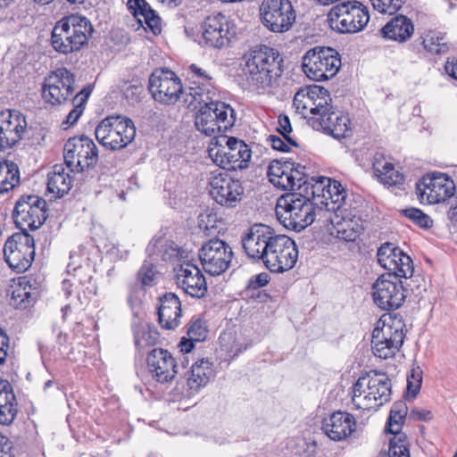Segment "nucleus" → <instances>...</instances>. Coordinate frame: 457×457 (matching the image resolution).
Instances as JSON below:
<instances>
[{
	"label": "nucleus",
	"mask_w": 457,
	"mask_h": 457,
	"mask_svg": "<svg viewBox=\"0 0 457 457\" xmlns=\"http://www.w3.org/2000/svg\"><path fill=\"white\" fill-rule=\"evenodd\" d=\"M245 58L247 81L256 91L264 93L278 86L284 60L278 50L261 45L251 49Z\"/></svg>",
	"instance_id": "f257e3e1"
},
{
	"label": "nucleus",
	"mask_w": 457,
	"mask_h": 457,
	"mask_svg": "<svg viewBox=\"0 0 457 457\" xmlns=\"http://www.w3.org/2000/svg\"><path fill=\"white\" fill-rule=\"evenodd\" d=\"M276 216L287 228L301 231L311 225L323 212L318 203L308 200L302 193H289L280 196L276 204Z\"/></svg>",
	"instance_id": "f03ea898"
},
{
	"label": "nucleus",
	"mask_w": 457,
	"mask_h": 457,
	"mask_svg": "<svg viewBox=\"0 0 457 457\" xmlns=\"http://www.w3.org/2000/svg\"><path fill=\"white\" fill-rule=\"evenodd\" d=\"M405 324L399 314L386 313L377 322L372 332L371 345L376 357H394L402 347L405 334Z\"/></svg>",
	"instance_id": "7ed1b4c3"
},
{
	"label": "nucleus",
	"mask_w": 457,
	"mask_h": 457,
	"mask_svg": "<svg viewBox=\"0 0 457 457\" xmlns=\"http://www.w3.org/2000/svg\"><path fill=\"white\" fill-rule=\"evenodd\" d=\"M208 153L217 166L227 170H237L248 166L252 152L244 141L233 137L220 136L212 140Z\"/></svg>",
	"instance_id": "20e7f679"
},
{
	"label": "nucleus",
	"mask_w": 457,
	"mask_h": 457,
	"mask_svg": "<svg viewBox=\"0 0 457 457\" xmlns=\"http://www.w3.org/2000/svg\"><path fill=\"white\" fill-rule=\"evenodd\" d=\"M95 135L104 147L117 151L125 148L134 140L136 127L128 117L107 116L96 127Z\"/></svg>",
	"instance_id": "39448f33"
},
{
	"label": "nucleus",
	"mask_w": 457,
	"mask_h": 457,
	"mask_svg": "<svg viewBox=\"0 0 457 457\" xmlns=\"http://www.w3.org/2000/svg\"><path fill=\"white\" fill-rule=\"evenodd\" d=\"M370 21L367 6L358 1H344L336 4L328 13L332 29L339 33H357L364 29Z\"/></svg>",
	"instance_id": "423d86ee"
},
{
	"label": "nucleus",
	"mask_w": 457,
	"mask_h": 457,
	"mask_svg": "<svg viewBox=\"0 0 457 457\" xmlns=\"http://www.w3.org/2000/svg\"><path fill=\"white\" fill-rule=\"evenodd\" d=\"M235 120V111L229 104L211 99L200 106L195 125L201 133L211 137L217 131H227L234 125Z\"/></svg>",
	"instance_id": "0eeeda50"
},
{
	"label": "nucleus",
	"mask_w": 457,
	"mask_h": 457,
	"mask_svg": "<svg viewBox=\"0 0 457 457\" xmlns=\"http://www.w3.org/2000/svg\"><path fill=\"white\" fill-rule=\"evenodd\" d=\"M341 67L339 54L333 48L316 46L303 58V70L312 80L323 81L337 75Z\"/></svg>",
	"instance_id": "6e6552de"
},
{
	"label": "nucleus",
	"mask_w": 457,
	"mask_h": 457,
	"mask_svg": "<svg viewBox=\"0 0 457 457\" xmlns=\"http://www.w3.org/2000/svg\"><path fill=\"white\" fill-rule=\"evenodd\" d=\"M63 160L71 172H82L98 162V149L87 136L70 137L63 146Z\"/></svg>",
	"instance_id": "1a4fd4ad"
},
{
	"label": "nucleus",
	"mask_w": 457,
	"mask_h": 457,
	"mask_svg": "<svg viewBox=\"0 0 457 457\" xmlns=\"http://www.w3.org/2000/svg\"><path fill=\"white\" fill-rule=\"evenodd\" d=\"M298 259V249L295 242L287 236L277 235L271 237L262 263L274 273H283L291 270Z\"/></svg>",
	"instance_id": "9d476101"
},
{
	"label": "nucleus",
	"mask_w": 457,
	"mask_h": 457,
	"mask_svg": "<svg viewBox=\"0 0 457 457\" xmlns=\"http://www.w3.org/2000/svg\"><path fill=\"white\" fill-rule=\"evenodd\" d=\"M46 201L38 195H26L20 197L13 210L14 223L21 232L39 228L48 217Z\"/></svg>",
	"instance_id": "9b49d317"
},
{
	"label": "nucleus",
	"mask_w": 457,
	"mask_h": 457,
	"mask_svg": "<svg viewBox=\"0 0 457 457\" xmlns=\"http://www.w3.org/2000/svg\"><path fill=\"white\" fill-rule=\"evenodd\" d=\"M4 257L8 266L17 273L26 271L35 257V241L29 232L11 236L4 245Z\"/></svg>",
	"instance_id": "f8f14e48"
},
{
	"label": "nucleus",
	"mask_w": 457,
	"mask_h": 457,
	"mask_svg": "<svg viewBox=\"0 0 457 457\" xmlns=\"http://www.w3.org/2000/svg\"><path fill=\"white\" fill-rule=\"evenodd\" d=\"M59 53L70 54L78 51L87 42L93 31L90 21L82 16L71 15L59 21Z\"/></svg>",
	"instance_id": "ddd939ff"
},
{
	"label": "nucleus",
	"mask_w": 457,
	"mask_h": 457,
	"mask_svg": "<svg viewBox=\"0 0 457 457\" xmlns=\"http://www.w3.org/2000/svg\"><path fill=\"white\" fill-rule=\"evenodd\" d=\"M260 16L263 25L275 33L289 30L296 17L289 0H262Z\"/></svg>",
	"instance_id": "4468645a"
},
{
	"label": "nucleus",
	"mask_w": 457,
	"mask_h": 457,
	"mask_svg": "<svg viewBox=\"0 0 457 457\" xmlns=\"http://www.w3.org/2000/svg\"><path fill=\"white\" fill-rule=\"evenodd\" d=\"M233 258L231 246L224 240L212 238L199 249V259L203 269L212 276L224 273Z\"/></svg>",
	"instance_id": "2eb2a0df"
},
{
	"label": "nucleus",
	"mask_w": 457,
	"mask_h": 457,
	"mask_svg": "<svg viewBox=\"0 0 457 457\" xmlns=\"http://www.w3.org/2000/svg\"><path fill=\"white\" fill-rule=\"evenodd\" d=\"M405 289L400 279L392 274H382L372 285L375 304L385 311L401 307L405 300Z\"/></svg>",
	"instance_id": "dca6fc26"
},
{
	"label": "nucleus",
	"mask_w": 457,
	"mask_h": 457,
	"mask_svg": "<svg viewBox=\"0 0 457 457\" xmlns=\"http://www.w3.org/2000/svg\"><path fill=\"white\" fill-rule=\"evenodd\" d=\"M148 88L155 101L167 105L177 103L183 92L180 79L169 70L154 71L149 78Z\"/></svg>",
	"instance_id": "f3484780"
},
{
	"label": "nucleus",
	"mask_w": 457,
	"mask_h": 457,
	"mask_svg": "<svg viewBox=\"0 0 457 457\" xmlns=\"http://www.w3.org/2000/svg\"><path fill=\"white\" fill-rule=\"evenodd\" d=\"M331 101L328 91L320 86H310L300 88L295 95L293 105L296 112L309 120L311 116L324 114Z\"/></svg>",
	"instance_id": "a211bd4d"
},
{
	"label": "nucleus",
	"mask_w": 457,
	"mask_h": 457,
	"mask_svg": "<svg viewBox=\"0 0 457 457\" xmlns=\"http://www.w3.org/2000/svg\"><path fill=\"white\" fill-rule=\"evenodd\" d=\"M420 202L427 201L429 204H439L453 195L455 185L446 174L438 173L424 177L417 186Z\"/></svg>",
	"instance_id": "6ab92c4d"
},
{
	"label": "nucleus",
	"mask_w": 457,
	"mask_h": 457,
	"mask_svg": "<svg viewBox=\"0 0 457 457\" xmlns=\"http://www.w3.org/2000/svg\"><path fill=\"white\" fill-rule=\"evenodd\" d=\"M202 28L204 43L212 48L220 49L228 46L236 35L233 25L221 13L208 16Z\"/></svg>",
	"instance_id": "aec40b11"
},
{
	"label": "nucleus",
	"mask_w": 457,
	"mask_h": 457,
	"mask_svg": "<svg viewBox=\"0 0 457 457\" xmlns=\"http://www.w3.org/2000/svg\"><path fill=\"white\" fill-rule=\"evenodd\" d=\"M210 194L219 204L235 207L242 200L244 187L240 180L233 179L227 172H220L211 179Z\"/></svg>",
	"instance_id": "412c9836"
},
{
	"label": "nucleus",
	"mask_w": 457,
	"mask_h": 457,
	"mask_svg": "<svg viewBox=\"0 0 457 457\" xmlns=\"http://www.w3.org/2000/svg\"><path fill=\"white\" fill-rule=\"evenodd\" d=\"M324 114L311 116L308 124L315 130L323 131L335 138L346 137L350 132V119L340 111L334 110L328 104Z\"/></svg>",
	"instance_id": "4be33fe9"
},
{
	"label": "nucleus",
	"mask_w": 457,
	"mask_h": 457,
	"mask_svg": "<svg viewBox=\"0 0 457 457\" xmlns=\"http://www.w3.org/2000/svg\"><path fill=\"white\" fill-rule=\"evenodd\" d=\"M176 283L187 295L202 298L207 292V283L199 267L191 262H183L174 269Z\"/></svg>",
	"instance_id": "5701e85b"
},
{
	"label": "nucleus",
	"mask_w": 457,
	"mask_h": 457,
	"mask_svg": "<svg viewBox=\"0 0 457 457\" xmlns=\"http://www.w3.org/2000/svg\"><path fill=\"white\" fill-rule=\"evenodd\" d=\"M26 128V119L19 111L1 112L0 149L6 150L16 145L21 140Z\"/></svg>",
	"instance_id": "b1692460"
},
{
	"label": "nucleus",
	"mask_w": 457,
	"mask_h": 457,
	"mask_svg": "<svg viewBox=\"0 0 457 457\" xmlns=\"http://www.w3.org/2000/svg\"><path fill=\"white\" fill-rule=\"evenodd\" d=\"M273 233L274 229L270 226L253 225L241 238L242 246L246 255L256 262H263Z\"/></svg>",
	"instance_id": "393cba45"
},
{
	"label": "nucleus",
	"mask_w": 457,
	"mask_h": 457,
	"mask_svg": "<svg viewBox=\"0 0 457 457\" xmlns=\"http://www.w3.org/2000/svg\"><path fill=\"white\" fill-rule=\"evenodd\" d=\"M353 415L342 411H334L322 420L321 429L333 441L345 440L356 429Z\"/></svg>",
	"instance_id": "a878e982"
},
{
	"label": "nucleus",
	"mask_w": 457,
	"mask_h": 457,
	"mask_svg": "<svg viewBox=\"0 0 457 457\" xmlns=\"http://www.w3.org/2000/svg\"><path fill=\"white\" fill-rule=\"evenodd\" d=\"M147 366L153 377L161 383L174 378L177 370L175 360L167 350L155 348L147 356Z\"/></svg>",
	"instance_id": "bb28decb"
},
{
	"label": "nucleus",
	"mask_w": 457,
	"mask_h": 457,
	"mask_svg": "<svg viewBox=\"0 0 457 457\" xmlns=\"http://www.w3.org/2000/svg\"><path fill=\"white\" fill-rule=\"evenodd\" d=\"M391 380L385 373L371 370L368 374L367 393L363 400L372 404L373 407H379L390 401Z\"/></svg>",
	"instance_id": "cd10ccee"
},
{
	"label": "nucleus",
	"mask_w": 457,
	"mask_h": 457,
	"mask_svg": "<svg viewBox=\"0 0 457 457\" xmlns=\"http://www.w3.org/2000/svg\"><path fill=\"white\" fill-rule=\"evenodd\" d=\"M158 321L165 329H174L180 323L181 303L174 293H165L159 298Z\"/></svg>",
	"instance_id": "c85d7f7f"
},
{
	"label": "nucleus",
	"mask_w": 457,
	"mask_h": 457,
	"mask_svg": "<svg viewBox=\"0 0 457 457\" xmlns=\"http://www.w3.org/2000/svg\"><path fill=\"white\" fill-rule=\"evenodd\" d=\"M405 418L406 416L400 414H389L386 430L393 434L394 436L389 441L388 457H410L406 443L407 436L400 431Z\"/></svg>",
	"instance_id": "c756f323"
},
{
	"label": "nucleus",
	"mask_w": 457,
	"mask_h": 457,
	"mask_svg": "<svg viewBox=\"0 0 457 457\" xmlns=\"http://www.w3.org/2000/svg\"><path fill=\"white\" fill-rule=\"evenodd\" d=\"M380 33L384 38L404 43L412 37L414 24L407 16L397 14L386 23Z\"/></svg>",
	"instance_id": "7c9ffc66"
},
{
	"label": "nucleus",
	"mask_w": 457,
	"mask_h": 457,
	"mask_svg": "<svg viewBox=\"0 0 457 457\" xmlns=\"http://www.w3.org/2000/svg\"><path fill=\"white\" fill-rule=\"evenodd\" d=\"M127 7L139 24L144 22L154 35L161 33V19L145 0H129Z\"/></svg>",
	"instance_id": "2f4dec72"
},
{
	"label": "nucleus",
	"mask_w": 457,
	"mask_h": 457,
	"mask_svg": "<svg viewBox=\"0 0 457 457\" xmlns=\"http://www.w3.org/2000/svg\"><path fill=\"white\" fill-rule=\"evenodd\" d=\"M326 220H329L332 225L330 234L345 242H354L363 229L359 220L340 219L337 214H329Z\"/></svg>",
	"instance_id": "473e14b6"
},
{
	"label": "nucleus",
	"mask_w": 457,
	"mask_h": 457,
	"mask_svg": "<svg viewBox=\"0 0 457 457\" xmlns=\"http://www.w3.org/2000/svg\"><path fill=\"white\" fill-rule=\"evenodd\" d=\"M372 169L375 176L386 186L400 185L404 180L403 175L396 170L394 164L387 162L381 154L374 155Z\"/></svg>",
	"instance_id": "72a5a7b5"
},
{
	"label": "nucleus",
	"mask_w": 457,
	"mask_h": 457,
	"mask_svg": "<svg viewBox=\"0 0 457 457\" xmlns=\"http://www.w3.org/2000/svg\"><path fill=\"white\" fill-rule=\"evenodd\" d=\"M399 256H402V261L403 262H401L400 264L403 265L405 267V270H403L409 271L410 269V262L411 257L404 253L403 250H401L399 247L395 246L392 243H385L383 244L378 250L377 257L378 262L383 267L385 270H395L397 265H395L393 261L395 258H398ZM403 271V269H402Z\"/></svg>",
	"instance_id": "f704fd0d"
},
{
	"label": "nucleus",
	"mask_w": 457,
	"mask_h": 457,
	"mask_svg": "<svg viewBox=\"0 0 457 457\" xmlns=\"http://www.w3.org/2000/svg\"><path fill=\"white\" fill-rule=\"evenodd\" d=\"M211 365L207 360H201L192 365L187 378V384L190 390L197 391L207 385L212 374Z\"/></svg>",
	"instance_id": "c9c22d12"
},
{
	"label": "nucleus",
	"mask_w": 457,
	"mask_h": 457,
	"mask_svg": "<svg viewBox=\"0 0 457 457\" xmlns=\"http://www.w3.org/2000/svg\"><path fill=\"white\" fill-rule=\"evenodd\" d=\"M423 48L431 54H445L449 49V42L445 33L436 29H429L421 36Z\"/></svg>",
	"instance_id": "e433bc0d"
},
{
	"label": "nucleus",
	"mask_w": 457,
	"mask_h": 457,
	"mask_svg": "<svg viewBox=\"0 0 457 457\" xmlns=\"http://www.w3.org/2000/svg\"><path fill=\"white\" fill-rule=\"evenodd\" d=\"M20 183V170L18 165L10 160L0 162V193L12 190Z\"/></svg>",
	"instance_id": "4c0bfd02"
},
{
	"label": "nucleus",
	"mask_w": 457,
	"mask_h": 457,
	"mask_svg": "<svg viewBox=\"0 0 457 457\" xmlns=\"http://www.w3.org/2000/svg\"><path fill=\"white\" fill-rule=\"evenodd\" d=\"M159 333L147 324L137 325L134 328V343L139 353L154 345L158 342Z\"/></svg>",
	"instance_id": "58836bf2"
},
{
	"label": "nucleus",
	"mask_w": 457,
	"mask_h": 457,
	"mask_svg": "<svg viewBox=\"0 0 457 457\" xmlns=\"http://www.w3.org/2000/svg\"><path fill=\"white\" fill-rule=\"evenodd\" d=\"M330 183V179L326 177H311L310 180L305 182L303 188V196H308V200L320 204V200L326 199L327 185Z\"/></svg>",
	"instance_id": "ea45409f"
},
{
	"label": "nucleus",
	"mask_w": 457,
	"mask_h": 457,
	"mask_svg": "<svg viewBox=\"0 0 457 457\" xmlns=\"http://www.w3.org/2000/svg\"><path fill=\"white\" fill-rule=\"evenodd\" d=\"M292 168L291 162H282L280 160H273L268 168V177L275 187L284 190L287 174Z\"/></svg>",
	"instance_id": "a19ab883"
},
{
	"label": "nucleus",
	"mask_w": 457,
	"mask_h": 457,
	"mask_svg": "<svg viewBox=\"0 0 457 457\" xmlns=\"http://www.w3.org/2000/svg\"><path fill=\"white\" fill-rule=\"evenodd\" d=\"M91 94V89L89 87H84L79 93H78L73 98L74 107L68 113L66 120L62 122V126L64 129H68V127L74 125L85 109V104L87 103L89 96Z\"/></svg>",
	"instance_id": "79ce46f5"
},
{
	"label": "nucleus",
	"mask_w": 457,
	"mask_h": 457,
	"mask_svg": "<svg viewBox=\"0 0 457 457\" xmlns=\"http://www.w3.org/2000/svg\"><path fill=\"white\" fill-rule=\"evenodd\" d=\"M41 97L46 108L54 107L57 103V71H52L44 79Z\"/></svg>",
	"instance_id": "37998d69"
},
{
	"label": "nucleus",
	"mask_w": 457,
	"mask_h": 457,
	"mask_svg": "<svg viewBox=\"0 0 457 457\" xmlns=\"http://www.w3.org/2000/svg\"><path fill=\"white\" fill-rule=\"evenodd\" d=\"M180 98H183L184 104L192 109L200 108V106H203L212 99L209 92L204 93V89L199 86L189 87L187 89L183 88Z\"/></svg>",
	"instance_id": "c03bdc74"
},
{
	"label": "nucleus",
	"mask_w": 457,
	"mask_h": 457,
	"mask_svg": "<svg viewBox=\"0 0 457 457\" xmlns=\"http://www.w3.org/2000/svg\"><path fill=\"white\" fill-rule=\"evenodd\" d=\"M304 169L305 167L299 164L295 167V163L292 162V168L287 174L284 190H297V193L303 194V188H305V182L310 180V178L303 172Z\"/></svg>",
	"instance_id": "a18cd8bd"
},
{
	"label": "nucleus",
	"mask_w": 457,
	"mask_h": 457,
	"mask_svg": "<svg viewBox=\"0 0 457 457\" xmlns=\"http://www.w3.org/2000/svg\"><path fill=\"white\" fill-rule=\"evenodd\" d=\"M336 193L331 195V193H328L325 200H320V204L323 209V212H335L338 211L346 198V192L345 188L336 189Z\"/></svg>",
	"instance_id": "49530a36"
},
{
	"label": "nucleus",
	"mask_w": 457,
	"mask_h": 457,
	"mask_svg": "<svg viewBox=\"0 0 457 457\" xmlns=\"http://www.w3.org/2000/svg\"><path fill=\"white\" fill-rule=\"evenodd\" d=\"M367 381L368 375L360 377L353 386V402L359 409L369 410L372 408V404L363 400V396L367 393Z\"/></svg>",
	"instance_id": "de8ad7c7"
},
{
	"label": "nucleus",
	"mask_w": 457,
	"mask_h": 457,
	"mask_svg": "<svg viewBox=\"0 0 457 457\" xmlns=\"http://www.w3.org/2000/svg\"><path fill=\"white\" fill-rule=\"evenodd\" d=\"M34 299L30 292L26 290L21 284L12 291L10 304L17 309H26L32 304Z\"/></svg>",
	"instance_id": "09e8293b"
},
{
	"label": "nucleus",
	"mask_w": 457,
	"mask_h": 457,
	"mask_svg": "<svg viewBox=\"0 0 457 457\" xmlns=\"http://www.w3.org/2000/svg\"><path fill=\"white\" fill-rule=\"evenodd\" d=\"M153 248L157 250L163 261H168L176 257L179 253V247L172 241L165 238H158L152 243Z\"/></svg>",
	"instance_id": "8fccbe9b"
},
{
	"label": "nucleus",
	"mask_w": 457,
	"mask_h": 457,
	"mask_svg": "<svg viewBox=\"0 0 457 457\" xmlns=\"http://www.w3.org/2000/svg\"><path fill=\"white\" fill-rule=\"evenodd\" d=\"M403 214L422 228L433 226L432 219L418 208H408L402 211Z\"/></svg>",
	"instance_id": "3c124183"
},
{
	"label": "nucleus",
	"mask_w": 457,
	"mask_h": 457,
	"mask_svg": "<svg viewBox=\"0 0 457 457\" xmlns=\"http://www.w3.org/2000/svg\"><path fill=\"white\" fill-rule=\"evenodd\" d=\"M373 8L381 13L394 14L397 12L407 0H370Z\"/></svg>",
	"instance_id": "603ef678"
},
{
	"label": "nucleus",
	"mask_w": 457,
	"mask_h": 457,
	"mask_svg": "<svg viewBox=\"0 0 457 457\" xmlns=\"http://www.w3.org/2000/svg\"><path fill=\"white\" fill-rule=\"evenodd\" d=\"M187 334L191 339L201 342L207 337L208 329L204 321L200 319L192 320L187 328Z\"/></svg>",
	"instance_id": "864d4df0"
},
{
	"label": "nucleus",
	"mask_w": 457,
	"mask_h": 457,
	"mask_svg": "<svg viewBox=\"0 0 457 457\" xmlns=\"http://www.w3.org/2000/svg\"><path fill=\"white\" fill-rule=\"evenodd\" d=\"M155 277L156 272L154 270V264L148 261H145L137 271V279L144 287H151L154 285Z\"/></svg>",
	"instance_id": "5fc2aeb1"
},
{
	"label": "nucleus",
	"mask_w": 457,
	"mask_h": 457,
	"mask_svg": "<svg viewBox=\"0 0 457 457\" xmlns=\"http://www.w3.org/2000/svg\"><path fill=\"white\" fill-rule=\"evenodd\" d=\"M277 131L283 136L284 139L288 143V145L298 146L296 141L289 136V134L292 132V126L287 115H278Z\"/></svg>",
	"instance_id": "6e6d98bb"
},
{
	"label": "nucleus",
	"mask_w": 457,
	"mask_h": 457,
	"mask_svg": "<svg viewBox=\"0 0 457 457\" xmlns=\"http://www.w3.org/2000/svg\"><path fill=\"white\" fill-rule=\"evenodd\" d=\"M59 82H61L62 88L66 90L64 100L74 93V77L67 69L59 68Z\"/></svg>",
	"instance_id": "4d7b16f0"
},
{
	"label": "nucleus",
	"mask_w": 457,
	"mask_h": 457,
	"mask_svg": "<svg viewBox=\"0 0 457 457\" xmlns=\"http://www.w3.org/2000/svg\"><path fill=\"white\" fill-rule=\"evenodd\" d=\"M17 415L16 402L0 406V423L10 425Z\"/></svg>",
	"instance_id": "13d9d810"
},
{
	"label": "nucleus",
	"mask_w": 457,
	"mask_h": 457,
	"mask_svg": "<svg viewBox=\"0 0 457 457\" xmlns=\"http://www.w3.org/2000/svg\"><path fill=\"white\" fill-rule=\"evenodd\" d=\"M16 398L13 394L12 386L9 381L1 379L0 380V406L3 404L15 403Z\"/></svg>",
	"instance_id": "bf43d9fd"
},
{
	"label": "nucleus",
	"mask_w": 457,
	"mask_h": 457,
	"mask_svg": "<svg viewBox=\"0 0 457 457\" xmlns=\"http://www.w3.org/2000/svg\"><path fill=\"white\" fill-rule=\"evenodd\" d=\"M401 261H402V256H399L398 258H395L393 262H395V265H397V267L395 270H388L387 274H392L393 276H395L397 278V279H400V278H411L413 271H414L412 260L411 259V262L409 263L410 269H409V271H406V272L404 270L402 271V268H403V269L405 270V267L403 265L400 264L402 262Z\"/></svg>",
	"instance_id": "052dcab7"
},
{
	"label": "nucleus",
	"mask_w": 457,
	"mask_h": 457,
	"mask_svg": "<svg viewBox=\"0 0 457 457\" xmlns=\"http://www.w3.org/2000/svg\"><path fill=\"white\" fill-rule=\"evenodd\" d=\"M401 261H402V256H399L398 258H395L393 262H395V265H397V267L395 270H388L387 274H392L393 276H395L397 278V279H400V278H411L413 271H414L412 260L411 259V262L409 263L410 269H409V271H406V272L404 270L402 271V268H403V269L405 270V267L403 265L400 264L402 262Z\"/></svg>",
	"instance_id": "680f3d73"
},
{
	"label": "nucleus",
	"mask_w": 457,
	"mask_h": 457,
	"mask_svg": "<svg viewBox=\"0 0 457 457\" xmlns=\"http://www.w3.org/2000/svg\"><path fill=\"white\" fill-rule=\"evenodd\" d=\"M408 418L414 421H429L433 419V414L426 409L413 408L410 411Z\"/></svg>",
	"instance_id": "e2e57ef3"
},
{
	"label": "nucleus",
	"mask_w": 457,
	"mask_h": 457,
	"mask_svg": "<svg viewBox=\"0 0 457 457\" xmlns=\"http://www.w3.org/2000/svg\"><path fill=\"white\" fill-rule=\"evenodd\" d=\"M269 281L270 275L266 272H261L249 280L248 287L252 289H257L266 286Z\"/></svg>",
	"instance_id": "0e129e2a"
},
{
	"label": "nucleus",
	"mask_w": 457,
	"mask_h": 457,
	"mask_svg": "<svg viewBox=\"0 0 457 457\" xmlns=\"http://www.w3.org/2000/svg\"><path fill=\"white\" fill-rule=\"evenodd\" d=\"M12 450V442L7 436L0 434V457H14Z\"/></svg>",
	"instance_id": "69168bd1"
},
{
	"label": "nucleus",
	"mask_w": 457,
	"mask_h": 457,
	"mask_svg": "<svg viewBox=\"0 0 457 457\" xmlns=\"http://www.w3.org/2000/svg\"><path fill=\"white\" fill-rule=\"evenodd\" d=\"M9 348V337L0 328V365L5 362Z\"/></svg>",
	"instance_id": "338daca9"
},
{
	"label": "nucleus",
	"mask_w": 457,
	"mask_h": 457,
	"mask_svg": "<svg viewBox=\"0 0 457 457\" xmlns=\"http://www.w3.org/2000/svg\"><path fill=\"white\" fill-rule=\"evenodd\" d=\"M268 141H270V145L275 150H278L280 152H288L289 151V146L287 145L288 143L278 136L270 135L268 137Z\"/></svg>",
	"instance_id": "774afa93"
}]
</instances>
